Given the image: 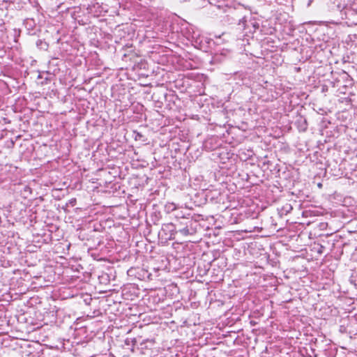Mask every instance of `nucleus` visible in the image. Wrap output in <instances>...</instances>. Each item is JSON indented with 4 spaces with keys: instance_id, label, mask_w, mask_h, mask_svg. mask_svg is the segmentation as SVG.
Returning <instances> with one entry per match:
<instances>
[{
    "instance_id": "nucleus-1",
    "label": "nucleus",
    "mask_w": 357,
    "mask_h": 357,
    "mask_svg": "<svg viewBox=\"0 0 357 357\" xmlns=\"http://www.w3.org/2000/svg\"><path fill=\"white\" fill-rule=\"evenodd\" d=\"M181 232L187 235L189 232V229L188 228L183 229V230H181Z\"/></svg>"
}]
</instances>
